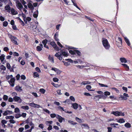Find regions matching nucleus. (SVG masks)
I'll list each match as a JSON object with an SVG mask.
<instances>
[{"label": "nucleus", "mask_w": 132, "mask_h": 132, "mask_svg": "<svg viewBox=\"0 0 132 132\" xmlns=\"http://www.w3.org/2000/svg\"><path fill=\"white\" fill-rule=\"evenodd\" d=\"M102 43L106 49H108L110 47L107 39H104L102 40Z\"/></svg>", "instance_id": "obj_1"}, {"label": "nucleus", "mask_w": 132, "mask_h": 132, "mask_svg": "<svg viewBox=\"0 0 132 132\" xmlns=\"http://www.w3.org/2000/svg\"><path fill=\"white\" fill-rule=\"evenodd\" d=\"M128 94L124 93L123 95H120V97H119V100H127V97H129Z\"/></svg>", "instance_id": "obj_2"}, {"label": "nucleus", "mask_w": 132, "mask_h": 132, "mask_svg": "<svg viewBox=\"0 0 132 132\" xmlns=\"http://www.w3.org/2000/svg\"><path fill=\"white\" fill-rule=\"evenodd\" d=\"M111 114H112L116 116H124L125 115L124 112L122 113L121 112L118 111H112L111 113Z\"/></svg>", "instance_id": "obj_3"}, {"label": "nucleus", "mask_w": 132, "mask_h": 132, "mask_svg": "<svg viewBox=\"0 0 132 132\" xmlns=\"http://www.w3.org/2000/svg\"><path fill=\"white\" fill-rule=\"evenodd\" d=\"M8 77H9L11 79L9 81V83L12 87H13L14 86V82L15 80L14 78H13V76L12 75L7 76V78Z\"/></svg>", "instance_id": "obj_4"}, {"label": "nucleus", "mask_w": 132, "mask_h": 132, "mask_svg": "<svg viewBox=\"0 0 132 132\" xmlns=\"http://www.w3.org/2000/svg\"><path fill=\"white\" fill-rule=\"evenodd\" d=\"M13 100L15 101L20 103L22 102V100L21 98L18 96H15L13 98Z\"/></svg>", "instance_id": "obj_5"}, {"label": "nucleus", "mask_w": 132, "mask_h": 132, "mask_svg": "<svg viewBox=\"0 0 132 132\" xmlns=\"http://www.w3.org/2000/svg\"><path fill=\"white\" fill-rule=\"evenodd\" d=\"M55 55L60 60H61L62 59V55L60 54L59 52L56 53Z\"/></svg>", "instance_id": "obj_6"}, {"label": "nucleus", "mask_w": 132, "mask_h": 132, "mask_svg": "<svg viewBox=\"0 0 132 132\" xmlns=\"http://www.w3.org/2000/svg\"><path fill=\"white\" fill-rule=\"evenodd\" d=\"M72 105L73 108L75 109H77L78 106L80 107V110L82 109L81 106L80 105H78V104L76 103L72 104Z\"/></svg>", "instance_id": "obj_7"}, {"label": "nucleus", "mask_w": 132, "mask_h": 132, "mask_svg": "<svg viewBox=\"0 0 132 132\" xmlns=\"http://www.w3.org/2000/svg\"><path fill=\"white\" fill-rule=\"evenodd\" d=\"M17 6L18 8L21 11L23 7V6L22 4L19 1H18L17 2Z\"/></svg>", "instance_id": "obj_8"}, {"label": "nucleus", "mask_w": 132, "mask_h": 132, "mask_svg": "<svg viewBox=\"0 0 132 132\" xmlns=\"http://www.w3.org/2000/svg\"><path fill=\"white\" fill-rule=\"evenodd\" d=\"M102 96L101 95H97L95 96L94 97V99L96 101H98L99 99L102 98Z\"/></svg>", "instance_id": "obj_9"}, {"label": "nucleus", "mask_w": 132, "mask_h": 132, "mask_svg": "<svg viewBox=\"0 0 132 132\" xmlns=\"http://www.w3.org/2000/svg\"><path fill=\"white\" fill-rule=\"evenodd\" d=\"M11 14L13 15H16L18 14V12L13 8H12L11 10Z\"/></svg>", "instance_id": "obj_10"}, {"label": "nucleus", "mask_w": 132, "mask_h": 132, "mask_svg": "<svg viewBox=\"0 0 132 132\" xmlns=\"http://www.w3.org/2000/svg\"><path fill=\"white\" fill-rule=\"evenodd\" d=\"M56 117L58 119L60 123L62 122V121L64 120V118L62 117L59 115H57Z\"/></svg>", "instance_id": "obj_11"}, {"label": "nucleus", "mask_w": 132, "mask_h": 132, "mask_svg": "<svg viewBox=\"0 0 132 132\" xmlns=\"http://www.w3.org/2000/svg\"><path fill=\"white\" fill-rule=\"evenodd\" d=\"M51 69L55 71L57 74H59L61 73L60 71L56 68H52Z\"/></svg>", "instance_id": "obj_12"}, {"label": "nucleus", "mask_w": 132, "mask_h": 132, "mask_svg": "<svg viewBox=\"0 0 132 132\" xmlns=\"http://www.w3.org/2000/svg\"><path fill=\"white\" fill-rule=\"evenodd\" d=\"M116 44L117 45H121L122 43V41L121 38L120 37H118V40L116 41Z\"/></svg>", "instance_id": "obj_13"}, {"label": "nucleus", "mask_w": 132, "mask_h": 132, "mask_svg": "<svg viewBox=\"0 0 132 132\" xmlns=\"http://www.w3.org/2000/svg\"><path fill=\"white\" fill-rule=\"evenodd\" d=\"M116 120H117V122L120 123H123L125 122V120L123 119L120 118L119 120H118L117 119H116Z\"/></svg>", "instance_id": "obj_14"}, {"label": "nucleus", "mask_w": 132, "mask_h": 132, "mask_svg": "<svg viewBox=\"0 0 132 132\" xmlns=\"http://www.w3.org/2000/svg\"><path fill=\"white\" fill-rule=\"evenodd\" d=\"M21 15L23 18V19L25 23H27V21H26L25 20L26 18V16L25 14H24L22 12V11H21Z\"/></svg>", "instance_id": "obj_15"}, {"label": "nucleus", "mask_w": 132, "mask_h": 132, "mask_svg": "<svg viewBox=\"0 0 132 132\" xmlns=\"http://www.w3.org/2000/svg\"><path fill=\"white\" fill-rule=\"evenodd\" d=\"M28 6L29 8L31 10H33L34 9V7L32 4L30 3H29L28 5Z\"/></svg>", "instance_id": "obj_16"}, {"label": "nucleus", "mask_w": 132, "mask_h": 132, "mask_svg": "<svg viewBox=\"0 0 132 132\" xmlns=\"http://www.w3.org/2000/svg\"><path fill=\"white\" fill-rule=\"evenodd\" d=\"M120 61L122 63H126L127 62V61L126 59L123 57H121L120 59Z\"/></svg>", "instance_id": "obj_17"}, {"label": "nucleus", "mask_w": 132, "mask_h": 132, "mask_svg": "<svg viewBox=\"0 0 132 132\" xmlns=\"http://www.w3.org/2000/svg\"><path fill=\"white\" fill-rule=\"evenodd\" d=\"M76 120L79 123H82L83 122L82 120L78 117H76L75 118Z\"/></svg>", "instance_id": "obj_18"}, {"label": "nucleus", "mask_w": 132, "mask_h": 132, "mask_svg": "<svg viewBox=\"0 0 132 132\" xmlns=\"http://www.w3.org/2000/svg\"><path fill=\"white\" fill-rule=\"evenodd\" d=\"M68 121L69 123L72 125H76L77 124L76 122H74V121L71 120H68Z\"/></svg>", "instance_id": "obj_19"}, {"label": "nucleus", "mask_w": 132, "mask_h": 132, "mask_svg": "<svg viewBox=\"0 0 132 132\" xmlns=\"http://www.w3.org/2000/svg\"><path fill=\"white\" fill-rule=\"evenodd\" d=\"M9 37L11 39V40L12 41L14 39H16V38L12 36L11 35H9Z\"/></svg>", "instance_id": "obj_20"}, {"label": "nucleus", "mask_w": 132, "mask_h": 132, "mask_svg": "<svg viewBox=\"0 0 132 132\" xmlns=\"http://www.w3.org/2000/svg\"><path fill=\"white\" fill-rule=\"evenodd\" d=\"M38 11L37 10L36 12H35L33 14V16L35 18H37L38 17Z\"/></svg>", "instance_id": "obj_21"}, {"label": "nucleus", "mask_w": 132, "mask_h": 132, "mask_svg": "<svg viewBox=\"0 0 132 132\" xmlns=\"http://www.w3.org/2000/svg\"><path fill=\"white\" fill-rule=\"evenodd\" d=\"M125 126L127 128H129L131 127V125L129 123H127L125 124Z\"/></svg>", "instance_id": "obj_22"}, {"label": "nucleus", "mask_w": 132, "mask_h": 132, "mask_svg": "<svg viewBox=\"0 0 132 132\" xmlns=\"http://www.w3.org/2000/svg\"><path fill=\"white\" fill-rule=\"evenodd\" d=\"M21 108V109L25 110H28L29 109V107L27 105L22 106Z\"/></svg>", "instance_id": "obj_23"}, {"label": "nucleus", "mask_w": 132, "mask_h": 132, "mask_svg": "<svg viewBox=\"0 0 132 132\" xmlns=\"http://www.w3.org/2000/svg\"><path fill=\"white\" fill-rule=\"evenodd\" d=\"M5 56L4 54H2L0 56V60L1 62H3L4 60Z\"/></svg>", "instance_id": "obj_24"}, {"label": "nucleus", "mask_w": 132, "mask_h": 132, "mask_svg": "<svg viewBox=\"0 0 132 132\" xmlns=\"http://www.w3.org/2000/svg\"><path fill=\"white\" fill-rule=\"evenodd\" d=\"M125 42H126V43L127 44V45L129 46L130 45V43L129 42V40L126 37H125Z\"/></svg>", "instance_id": "obj_25"}, {"label": "nucleus", "mask_w": 132, "mask_h": 132, "mask_svg": "<svg viewBox=\"0 0 132 132\" xmlns=\"http://www.w3.org/2000/svg\"><path fill=\"white\" fill-rule=\"evenodd\" d=\"M86 88L88 90L93 91V90L91 89L92 88V87L90 85L87 86L86 87Z\"/></svg>", "instance_id": "obj_26"}, {"label": "nucleus", "mask_w": 132, "mask_h": 132, "mask_svg": "<svg viewBox=\"0 0 132 132\" xmlns=\"http://www.w3.org/2000/svg\"><path fill=\"white\" fill-rule=\"evenodd\" d=\"M53 123V121H46L45 122V124L49 126V125H50V124H52Z\"/></svg>", "instance_id": "obj_27"}, {"label": "nucleus", "mask_w": 132, "mask_h": 132, "mask_svg": "<svg viewBox=\"0 0 132 132\" xmlns=\"http://www.w3.org/2000/svg\"><path fill=\"white\" fill-rule=\"evenodd\" d=\"M50 44L54 48H56V45L55 43L54 42H52L50 43Z\"/></svg>", "instance_id": "obj_28"}, {"label": "nucleus", "mask_w": 132, "mask_h": 132, "mask_svg": "<svg viewBox=\"0 0 132 132\" xmlns=\"http://www.w3.org/2000/svg\"><path fill=\"white\" fill-rule=\"evenodd\" d=\"M15 89L18 91H20L22 90V89L21 87L19 86H16L15 87Z\"/></svg>", "instance_id": "obj_29"}, {"label": "nucleus", "mask_w": 132, "mask_h": 132, "mask_svg": "<svg viewBox=\"0 0 132 132\" xmlns=\"http://www.w3.org/2000/svg\"><path fill=\"white\" fill-rule=\"evenodd\" d=\"M111 90H115L117 93H118L119 92V91L117 89L115 88V87H112L111 88Z\"/></svg>", "instance_id": "obj_30"}, {"label": "nucleus", "mask_w": 132, "mask_h": 132, "mask_svg": "<svg viewBox=\"0 0 132 132\" xmlns=\"http://www.w3.org/2000/svg\"><path fill=\"white\" fill-rule=\"evenodd\" d=\"M62 54L64 56H68L67 53L65 52H62Z\"/></svg>", "instance_id": "obj_31"}, {"label": "nucleus", "mask_w": 132, "mask_h": 132, "mask_svg": "<svg viewBox=\"0 0 132 132\" xmlns=\"http://www.w3.org/2000/svg\"><path fill=\"white\" fill-rule=\"evenodd\" d=\"M0 69L2 70H4L6 69V67L3 65H1L0 67Z\"/></svg>", "instance_id": "obj_32"}, {"label": "nucleus", "mask_w": 132, "mask_h": 132, "mask_svg": "<svg viewBox=\"0 0 132 132\" xmlns=\"http://www.w3.org/2000/svg\"><path fill=\"white\" fill-rule=\"evenodd\" d=\"M5 9L6 10L10 11V7L9 5H7L5 7Z\"/></svg>", "instance_id": "obj_33"}, {"label": "nucleus", "mask_w": 132, "mask_h": 132, "mask_svg": "<svg viewBox=\"0 0 132 132\" xmlns=\"http://www.w3.org/2000/svg\"><path fill=\"white\" fill-rule=\"evenodd\" d=\"M14 118V116H7L5 118L6 119H13Z\"/></svg>", "instance_id": "obj_34"}, {"label": "nucleus", "mask_w": 132, "mask_h": 132, "mask_svg": "<svg viewBox=\"0 0 132 132\" xmlns=\"http://www.w3.org/2000/svg\"><path fill=\"white\" fill-rule=\"evenodd\" d=\"M122 65H123L124 67L125 68H126L128 69V70H128L129 69V67L128 66L127 64H122Z\"/></svg>", "instance_id": "obj_35"}, {"label": "nucleus", "mask_w": 132, "mask_h": 132, "mask_svg": "<svg viewBox=\"0 0 132 132\" xmlns=\"http://www.w3.org/2000/svg\"><path fill=\"white\" fill-rule=\"evenodd\" d=\"M39 91L42 94H44L45 92V90L43 88L40 89L39 90Z\"/></svg>", "instance_id": "obj_36"}, {"label": "nucleus", "mask_w": 132, "mask_h": 132, "mask_svg": "<svg viewBox=\"0 0 132 132\" xmlns=\"http://www.w3.org/2000/svg\"><path fill=\"white\" fill-rule=\"evenodd\" d=\"M28 104L34 108L35 106V103L32 102L31 103H29Z\"/></svg>", "instance_id": "obj_37"}, {"label": "nucleus", "mask_w": 132, "mask_h": 132, "mask_svg": "<svg viewBox=\"0 0 132 132\" xmlns=\"http://www.w3.org/2000/svg\"><path fill=\"white\" fill-rule=\"evenodd\" d=\"M14 111L16 113H19L20 112V110L18 108H16L15 109Z\"/></svg>", "instance_id": "obj_38"}, {"label": "nucleus", "mask_w": 132, "mask_h": 132, "mask_svg": "<svg viewBox=\"0 0 132 132\" xmlns=\"http://www.w3.org/2000/svg\"><path fill=\"white\" fill-rule=\"evenodd\" d=\"M8 98V96L6 95H4L3 96V99L5 101H6Z\"/></svg>", "instance_id": "obj_39"}, {"label": "nucleus", "mask_w": 132, "mask_h": 132, "mask_svg": "<svg viewBox=\"0 0 132 132\" xmlns=\"http://www.w3.org/2000/svg\"><path fill=\"white\" fill-rule=\"evenodd\" d=\"M104 94L105 95H110V93L108 91H106L104 92Z\"/></svg>", "instance_id": "obj_40"}, {"label": "nucleus", "mask_w": 132, "mask_h": 132, "mask_svg": "<svg viewBox=\"0 0 132 132\" xmlns=\"http://www.w3.org/2000/svg\"><path fill=\"white\" fill-rule=\"evenodd\" d=\"M75 52V53H76L78 55L80 56L81 53L79 51L76 50Z\"/></svg>", "instance_id": "obj_41"}, {"label": "nucleus", "mask_w": 132, "mask_h": 132, "mask_svg": "<svg viewBox=\"0 0 132 132\" xmlns=\"http://www.w3.org/2000/svg\"><path fill=\"white\" fill-rule=\"evenodd\" d=\"M53 80L54 82H57L59 80V79L57 78H53Z\"/></svg>", "instance_id": "obj_42"}, {"label": "nucleus", "mask_w": 132, "mask_h": 132, "mask_svg": "<svg viewBox=\"0 0 132 132\" xmlns=\"http://www.w3.org/2000/svg\"><path fill=\"white\" fill-rule=\"evenodd\" d=\"M6 67L8 69H10L11 68V67L10 64L8 63L6 64Z\"/></svg>", "instance_id": "obj_43"}, {"label": "nucleus", "mask_w": 132, "mask_h": 132, "mask_svg": "<svg viewBox=\"0 0 132 132\" xmlns=\"http://www.w3.org/2000/svg\"><path fill=\"white\" fill-rule=\"evenodd\" d=\"M62 61L64 63V65L66 66L69 65L70 64L69 63H68V62H67L64 61Z\"/></svg>", "instance_id": "obj_44"}, {"label": "nucleus", "mask_w": 132, "mask_h": 132, "mask_svg": "<svg viewBox=\"0 0 132 132\" xmlns=\"http://www.w3.org/2000/svg\"><path fill=\"white\" fill-rule=\"evenodd\" d=\"M47 40L45 39L42 41V43L44 45L46 44V43H47Z\"/></svg>", "instance_id": "obj_45"}, {"label": "nucleus", "mask_w": 132, "mask_h": 132, "mask_svg": "<svg viewBox=\"0 0 132 132\" xmlns=\"http://www.w3.org/2000/svg\"><path fill=\"white\" fill-rule=\"evenodd\" d=\"M52 85L55 87H57L60 86H59L58 85V84H55L53 82H52L51 83Z\"/></svg>", "instance_id": "obj_46"}, {"label": "nucleus", "mask_w": 132, "mask_h": 132, "mask_svg": "<svg viewBox=\"0 0 132 132\" xmlns=\"http://www.w3.org/2000/svg\"><path fill=\"white\" fill-rule=\"evenodd\" d=\"M99 85L101 87H108V86L107 85H105L104 84H100V83H99Z\"/></svg>", "instance_id": "obj_47"}, {"label": "nucleus", "mask_w": 132, "mask_h": 132, "mask_svg": "<svg viewBox=\"0 0 132 132\" xmlns=\"http://www.w3.org/2000/svg\"><path fill=\"white\" fill-rule=\"evenodd\" d=\"M18 40L16 38V39H14V40H13L12 42H13V43L15 44L16 45H18V44L17 43V40Z\"/></svg>", "instance_id": "obj_48"}, {"label": "nucleus", "mask_w": 132, "mask_h": 132, "mask_svg": "<svg viewBox=\"0 0 132 132\" xmlns=\"http://www.w3.org/2000/svg\"><path fill=\"white\" fill-rule=\"evenodd\" d=\"M73 3V4L76 7H77L78 9H80L78 7V6L77 5L76 3L74 2L73 0H71Z\"/></svg>", "instance_id": "obj_49"}, {"label": "nucleus", "mask_w": 132, "mask_h": 132, "mask_svg": "<svg viewBox=\"0 0 132 132\" xmlns=\"http://www.w3.org/2000/svg\"><path fill=\"white\" fill-rule=\"evenodd\" d=\"M70 98L72 101L73 102L75 101V98L73 96H70Z\"/></svg>", "instance_id": "obj_50"}, {"label": "nucleus", "mask_w": 132, "mask_h": 132, "mask_svg": "<svg viewBox=\"0 0 132 132\" xmlns=\"http://www.w3.org/2000/svg\"><path fill=\"white\" fill-rule=\"evenodd\" d=\"M82 126H84L86 127L87 128H89V127L88 125L87 124H82Z\"/></svg>", "instance_id": "obj_51"}, {"label": "nucleus", "mask_w": 132, "mask_h": 132, "mask_svg": "<svg viewBox=\"0 0 132 132\" xmlns=\"http://www.w3.org/2000/svg\"><path fill=\"white\" fill-rule=\"evenodd\" d=\"M43 111H44L46 113H48V114H50V111L48 110H47L46 109H43Z\"/></svg>", "instance_id": "obj_52"}, {"label": "nucleus", "mask_w": 132, "mask_h": 132, "mask_svg": "<svg viewBox=\"0 0 132 132\" xmlns=\"http://www.w3.org/2000/svg\"><path fill=\"white\" fill-rule=\"evenodd\" d=\"M8 24V22L7 21H4L3 22V26L5 27H6L7 26Z\"/></svg>", "instance_id": "obj_53"}, {"label": "nucleus", "mask_w": 132, "mask_h": 132, "mask_svg": "<svg viewBox=\"0 0 132 132\" xmlns=\"http://www.w3.org/2000/svg\"><path fill=\"white\" fill-rule=\"evenodd\" d=\"M51 117L52 118H54L56 116V114L55 113L51 114L50 115Z\"/></svg>", "instance_id": "obj_54"}, {"label": "nucleus", "mask_w": 132, "mask_h": 132, "mask_svg": "<svg viewBox=\"0 0 132 132\" xmlns=\"http://www.w3.org/2000/svg\"><path fill=\"white\" fill-rule=\"evenodd\" d=\"M107 129H108V132H111L112 131V128L110 127H108L107 128Z\"/></svg>", "instance_id": "obj_55"}, {"label": "nucleus", "mask_w": 132, "mask_h": 132, "mask_svg": "<svg viewBox=\"0 0 132 132\" xmlns=\"http://www.w3.org/2000/svg\"><path fill=\"white\" fill-rule=\"evenodd\" d=\"M13 55L14 56H19V54L15 52H14L13 53Z\"/></svg>", "instance_id": "obj_56"}, {"label": "nucleus", "mask_w": 132, "mask_h": 132, "mask_svg": "<svg viewBox=\"0 0 132 132\" xmlns=\"http://www.w3.org/2000/svg\"><path fill=\"white\" fill-rule=\"evenodd\" d=\"M34 76L36 77H38L39 76V75L37 72H35L34 73Z\"/></svg>", "instance_id": "obj_57"}, {"label": "nucleus", "mask_w": 132, "mask_h": 132, "mask_svg": "<svg viewBox=\"0 0 132 132\" xmlns=\"http://www.w3.org/2000/svg\"><path fill=\"white\" fill-rule=\"evenodd\" d=\"M7 122V121L4 120H3L1 121V123L3 124H6Z\"/></svg>", "instance_id": "obj_58"}, {"label": "nucleus", "mask_w": 132, "mask_h": 132, "mask_svg": "<svg viewBox=\"0 0 132 132\" xmlns=\"http://www.w3.org/2000/svg\"><path fill=\"white\" fill-rule=\"evenodd\" d=\"M24 129V128L23 127H21L19 128V131L20 132H22L23 130Z\"/></svg>", "instance_id": "obj_59"}, {"label": "nucleus", "mask_w": 132, "mask_h": 132, "mask_svg": "<svg viewBox=\"0 0 132 132\" xmlns=\"http://www.w3.org/2000/svg\"><path fill=\"white\" fill-rule=\"evenodd\" d=\"M9 122L12 123H14L15 122V121L13 119H11L10 120Z\"/></svg>", "instance_id": "obj_60"}, {"label": "nucleus", "mask_w": 132, "mask_h": 132, "mask_svg": "<svg viewBox=\"0 0 132 132\" xmlns=\"http://www.w3.org/2000/svg\"><path fill=\"white\" fill-rule=\"evenodd\" d=\"M20 1L23 5L26 4V2L24 0H20Z\"/></svg>", "instance_id": "obj_61"}, {"label": "nucleus", "mask_w": 132, "mask_h": 132, "mask_svg": "<svg viewBox=\"0 0 132 132\" xmlns=\"http://www.w3.org/2000/svg\"><path fill=\"white\" fill-rule=\"evenodd\" d=\"M75 51H72V50H70L69 51V53L72 54H75Z\"/></svg>", "instance_id": "obj_62"}, {"label": "nucleus", "mask_w": 132, "mask_h": 132, "mask_svg": "<svg viewBox=\"0 0 132 132\" xmlns=\"http://www.w3.org/2000/svg\"><path fill=\"white\" fill-rule=\"evenodd\" d=\"M37 50L38 51H41L42 50V48L40 47V46H38L37 47Z\"/></svg>", "instance_id": "obj_63"}, {"label": "nucleus", "mask_w": 132, "mask_h": 132, "mask_svg": "<svg viewBox=\"0 0 132 132\" xmlns=\"http://www.w3.org/2000/svg\"><path fill=\"white\" fill-rule=\"evenodd\" d=\"M25 63V62L23 60H22L20 62V64L22 65H24Z\"/></svg>", "instance_id": "obj_64"}]
</instances>
